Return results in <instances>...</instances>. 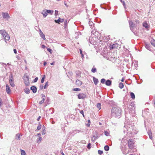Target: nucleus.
Segmentation results:
<instances>
[{
  "label": "nucleus",
  "mask_w": 155,
  "mask_h": 155,
  "mask_svg": "<svg viewBox=\"0 0 155 155\" xmlns=\"http://www.w3.org/2000/svg\"><path fill=\"white\" fill-rule=\"evenodd\" d=\"M0 33L5 40V42L7 43L6 41H8L10 39V36L4 30H0Z\"/></svg>",
  "instance_id": "7ed1b4c3"
},
{
  "label": "nucleus",
  "mask_w": 155,
  "mask_h": 155,
  "mask_svg": "<svg viewBox=\"0 0 155 155\" xmlns=\"http://www.w3.org/2000/svg\"><path fill=\"white\" fill-rule=\"evenodd\" d=\"M38 77H36V78L34 80V82H36L37 81H38Z\"/></svg>",
  "instance_id": "5fc2aeb1"
},
{
  "label": "nucleus",
  "mask_w": 155,
  "mask_h": 155,
  "mask_svg": "<svg viewBox=\"0 0 155 155\" xmlns=\"http://www.w3.org/2000/svg\"><path fill=\"white\" fill-rule=\"evenodd\" d=\"M104 149L106 151H108L109 150V147L108 145H106L104 147Z\"/></svg>",
  "instance_id": "7c9ffc66"
},
{
  "label": "nucleus",
  "mask_w": 155,
  "mask_h": 155,
  "mask_svg": "<svg viewBox=\"0 0 155 155\" xmlns=\"http://www.w3.org/2000/svg\"><path fill=\"white\" fill-rule=\"evenodd\" d=\"M24 91L25 93H26L27 94H28L30 93V90H29V88H26L24 90Z\"/></svg>",
  "instance_id": "c85d7f7f"
},
{
  "label": "nucleus",
  "mask_w": 155,
  "mask_h": 155,
  "mask_svg": "<svg viewBox=\"0 0 155 155\" xmlns=\"http://www.w3.org/2000/svg\"><path fill=\"white\" fill-rule=\"evenodd\" d=\"M40 89H42L43 88V86L42 85H41L40 86Z\"/></svg>",
  "instance_id": "13d9d810"
},
{
  "label": "nucleus",
  "mask_w": 155,
  "mask_h": 155,
  "mask_svg": "<svg viewBox=\"0 0 155 155\" xmlns=\"http://www.w3.org/2000/svg\"><path fill=\"white\" fill-rule=\"evenodd\" d=\"M124 84L122 83H120L119 85V87L120 89H122L124 87Z\"/></svg>",
  "instance_id": "2f4dec72"
},
{
  "label": "nucleus",
  "mask_w": 155,
  "mask_h": 155,
  "mask_svg": "<svg viewBox=\"0 0 155 155\" xmlns=\"http://www.w3.org/2000/svg\"><path fill=\"white\" fill-rule=\"evenodd\" d=\"M45 127L43 125L42 127V130H45Z\"/></svg>",
  "instance_id": "338daca9"
},
{
  "label": "nucleus",
  "mask_w": 155,
  "mask_h": 155,
  "mask_svg": "<svg viewBox=\"0 0 155 155\" xmlns=\"http://www.w3.org/2000/svg\"><path fill=\"white\" fill-rule=\"evenodd\" d=\"M91 143H89L88 144L87 147L88 149H90L91 148Z\"/></svg>",
  "instance_id": "6e6d98bb"
},
{
  "label": "nucleus",
  "mask_w": 155,
  "mask_h": 155,
  "mask_svg": "<svg viewBox=\"0 0 155 155\" xmlns=\"http://www.w3.org/2000/svg\"><path fill=\"white\" fill-rule=\"evenodd\" d=\"M45 77V75H43V77H42V78H41V83H44Z\"/></svg>",
  "instance_id": "72a5a7b5"
},
{
  "label": "nucleus",
  "mask_w": 155,
  "mask_h": 155,
  "mask_svg": "<svg viewBox=\"0 0 155 155\" xmlns=\"http://www.w3.org/2000/svg\"><path fill=\"white\" fill-rule=\"evenodd\" d=\"M3 104V102L1 98L0 97V107H1Z\"/></svg>",
  "instance_id": "49530a36"
},
{
  "label": "nucleus",
  "mask_w": 155,
  "mask_h": 155,
  "mask_svg": "<svg viewBox=\"0 0 155 155\" xmlns=\"http://www.w3.org/2000/svg\"><path fill=\"white\" fill-rule=\"evenodd\" d=\"M104 134L107 136H108L109 135V133L107 131H105L104 132Z\"/></svg>",
  "instance_id": "c03bdc74"
},
{
  "label": "nucleus",
  "mask_w": 155,
  "mask_h": 155,
  "mask_svg": "<svg viewBox=\"0 0 155 155\" xmlns=\"http://www.w3.org/2000/svg\"><path fill=\"white\" fill-rule=\"evenodd\" d=\"M98 153L100 155H101L103 153V151L100 150H99L98 151Z\"/></svg>",
  "instance_id": "37998d69"
},
{
  "label": "nucleus",
  "mask_w": 155,
  "mask_h": 155,
  "mask_svg": "<svg viewBox=\"0 0 155 155\" xmlns=\"http://www.w3.org/2000/svg\"><path fill=\"white\" fill-rule=\"evenodd\" d=\"M143 26L146 28H149V25L146 21L144 22L143 24Z\"/></svg>",
  "instance_id": "f3484780"
},
{
  "label": "nucleus",
  "mask_w": 155,
  "mask_h": 155,
  "mask_svg": "<svg viewBox=\"0 0 155 155\" xmlns=\"http://www.w3.org/2000/svg\"><path fill=\"white\" fill-rule=\"evenodd\" d=\"M9 81L11 86L12 87H14L15 86V85L14 84L13 81L12 79H11L9 80Z\"/></svg>",
  "instance_id": "aec40b11"
},
{
  "label": "nucleus",
  "mask_w": 155,
  "mask_h": 155,
  "mask_svg": "<svg viewBox=\"0 0 155 155\" xmlns=\"http://www.w3.org/2000/svg\"><path fill=\"white\" fill-rule=\"evenodd\" d=\"M48 82H47L45 84V85L43 86V88L44 89H45L47 88V87H48Z\"/></svg>",
  "instance_id": "58836bf2"
},
{
  "label": "nucleus",
  "mask_w": 155,
  "mask_h": 155,
  "mask_svg": "<svg viewBox=\"0 0 155 155\" xmlns=\"http://www.w3.org/2000/svg\"><path fill=\"white\" fill-rule=\"evenodd\" d=\"M47 50L48 52H50V53H51L52 50L51 49H50V48H48L47 49Z\"/></svg>",
  "instance_id": "864d4df0"
},
{
  "label": "nucleus",
  "mask_w": 155,
  "mask_h": 155,
  "mask_svg": "<svg viewBox=\"0 0 155 155\" xmlns=\"http://www.w3.org/2000/svg\"><path fill=\"white\" fill-rule=\"evenodd\" d=\"M81 131L80 130H74L72 131L71 132H70V134H71L73 133H74L75 134H76L77 133H79Z\"/></svg>",
  "instance_id": "412c9836"
},
{
  "label": "nucleus",
  "mask_w": 155,
  "mask_h": 155,
  "mask_svg": "<svg viewBox=\"0 0 155 155\" xmlns=\"http://www.w3.org/2000/svg\"><path fill=\"white\" fill-rule=\"evenodd\" d=\"M47 14H50L51 15H52L53 13V10H46Z\"/></svg>",
  "instance_id": "a878e982"
},
{
  "label": "nucleus",
  "mask_w": 155,
  "mask_h": 155,
  "mask_svg": "<svg viewBox=\"0 0 155 155\" xmlns=\"http://www.w3.org/2000/svg\"><path fill=\"white\" fill-rule=\"evenodd\" d=\"M97 42H99L100 44H102L103 43V41L101 40H100L99 39H98L97 40Z\"/></svg>",
  "instance_id": "8fccbe9b"
},
{
  "label": "nucleus",
  "mask_w": 155,
  "mask_h": 155,
  "mask_svg": "<svg viewBox=\"0 0 155 155\" xmlns=\"http://www.w3.org/2000/svg\"><path fill=\"white\" fill-rule=\"evenodd\" d=\"M36 136H38V137H39L40 136H41V134L40 133H38L36 135Z\"/></svg>",
  "instance_id": "bf43d9fd"
},
{
  "label": "nucleus",
  "mask_w": 155,
  "mask_h": 155,
  "mask_svg": "<svg viewBox=\"0 0 155 155\" xmlns=\"http://www.w3.org/2000/svg\"><path fill=\"white\" fill-rule=\"evenodd\" d=\"M89 24L90 26H91V27H92V26L94 25V24L92 21H89Z\"/></svg>",
  "instance_id": "79ce46f5"
},
{
  "label": "nucleus",
  "mask_w": 155,
  "mask_h": 155,
  "mask_svg": "<svg viewBox=\"0 0 155 155\" xmlns=\"http://www.w3.org/2000/svg\"><path fill=\"white\" fill-rule=\"evenodd\" d=\"M15 139L17 140H20V135L19 134H17L15 137Z\"/></svg>",
  "instance_id": "b1692460"
},
{
  "label": "nucleus",
  "mask_w": 155,
  "mask_h": 155,
  "mask_svg": "<svg viewBox=\"0 0 155 155\" xmlns=\"http://www.w3.org/2000/svg\"><path fill=\"white\" fill-rule=\"evenodd\" d=\"M97 107L98 108L99 110H100L101 108V104L100 103H98L97 104Z\"/></svg>",
  "instance_id": "473e14b6"
},
{
  "label": "nucleus",
  "mask_w": 155,
  "mask_h": 155,
  "mask_svg": "<svg viewBox=\"0 0 155 155\" xmlns=\"http://www.w3.org/2000/svg\"><path fill=\"white\" fill-rule=\"evenodd\" d=\"M21 155H26L25 151L23 150H21Z\"/></svg>",
  "instance_id": "c9c22d12"
},
{
  "label": "nucleus",
  "mask_w": 155,
  "mask_h": 155,
  "mask_svg": "<svg viewBox=\"0 0 155 155\" xmlns=\"http://www.w3.org/2000/svg\"><path fill=\"white\" fill-rule=\"evenodd\" d=\"M129 25L130 30L132 32L134 31V28L136 26L135 24H134L131 21H129Z\"/></svg>",
  "instance_id": "20e7f679"
},
{
  "label": "nucleus",
  "mask_w": 155,
  "mask_h": 155,
  "mask_svg": "<svg viewBox=\"0 0 155 155\" xmlns=\"http://www.w3.org/2000/svg\"><path fill=\"white\" fill-rule=\"evenodd\" d=\"M24 80L25 85L26 86H28L29 84L28 76L25 75L24 77Z\"/></svg>",
  "instance_id": "39448f33"
},
{
  "label": "nucleus",
  "mask_w": 155,
  "mask_h": 155,
  "mask_svg": "<svg viewBox=\"0 0 155 155\" xmlns=\"http://www.w3.org/2000/svg\"><path fill=\"white\" fill-rule=\"evenodd\" d=\"M91 35L92 37H94L96 38L97 37H98L99 33L97 31H96L95 30H94L91 32Z\"/></svg>",
  "instance_id": "0eeeda50"
},
{
  "label": "nucleus",
  "mask_w": 155,
  "mask_h": 155,
  "mask_svg": "<svg viewBox=\"0 0 155 155\" xmlns=\"http://www.w3.org/2000/svg\"><path fill=\"white\" fill-rule=\"evenodd\" d=\"M111 81L110 80H108L106 81L105 84L108 86H110L111 84Z\"/></svg>",
  "instance_id": "dca6fc26"
},
{
  "label": "nucleus",
  "mask_w": 155,
  "mask_h": 155,
  "mask_svg": "<svg viewBox=\"0 0 155 155\" xmlns=\"http://www.w3.org/2000/svg\"><path fill=\"white\" fill-rule=\"evenodd\" d=\"M133 32L134 33V34L136 36L137 35V32H134V31H133Z\"/></svg>",
  "instance_id": "e2e57ef3"
},
{
  "label": "nucleus",
  "mask_w": 155,
  "mask_h": 155,
  "mask_svg": "<svg viewBox=\"0 0 155 155\" xmlns=\"http://www.w3.org/2000/svg\"><path fill=\"white\" fill-rule=\"evenodd\" d=\"M64 21V19H61L59 18L57 20H55L54 21L56 23L59 24L60 23H62Z\"/></svg>",
  "instance_id": "2eb2a0df"
},
{
  "label": "nucleus",
  "mask_w": 155,
  "mask_h": 155,
  "mask_svg": "<svg viewBox=\"0 0 155 155\" xmlns=\"http://www.w3.org/2000/svg\"><path fill=\"white\" fill-rule=\"evenodd\" d=\"M41 125L40 124H39L38 126L37 127V130H39L41 129Z\"/></svg>",
  "instance_id": "a19ab883"
},
{
  "label": "nucleus",
  "mask_w": 155,
  "mask_h": 155,
  "mask_svg": "<svg viewBox=\"0 0 155 155\" xmlns=\"http://www.w3.org/2000/svg\"><path fill=\"white\" fill-rule=\"evenodd\" d=\"M150 43L152 45L155 47V40L154 39L151 40Z\"/></svg>",
  "instance_id": "bb28decb"
},
{
  "label": "nucleus",
  "mask_w": 155,
  "mask_h": 155,
  "mask_svg": "<svg viewBox=\"0 0 155 155\" xmlns=\"http://www.w3.org/2000/svg\"><path fill=\"white\" fill-rule=\"evenodd\" d=\"M30 89L34 93L37 92V87L35 86H31L30 88Z\"/></svg>",
  "instance_id": "ddd939ff"
},
{
  "label": "nucleus",
  "mask_w": 155,
  "mask_h": 155,
  "mask_svg": "<svg viewBox=\"0 0 155 155\" xmlns=\"http://www.w3.org/2000/svg\"><path fill=\"white\" fill-rule=\"evenodd\" d=\"M129 113L132 114H134L135 113V108L134 107H130L129 108Z\"/></svg>",
  "instance_id": "9b49d317"
},
{
  "label": "nucleus",
  "mask_w": 155,
  "mask_h": 155,
  "mask_svg": "<svg viewBox=\"0 0 155 155\" xmlns=\"http://www.w3.org/2000/svg\"><path fill=\"white\" fill-rule=\"evenodd\" d=\"M41 118V117L40 116H39L38 118L37 119V120L38 121H39V120H40V118Z\"/></svg>",
  "instance_id": "774afa93"
},
{
  "label": "nucleus",
  "mask_w": 155,
  "mask_h": 155,
  "mask_svg": "<svg viewBox=\"0 0 155 155\" xmlns=\"http://www.w3.org/2000/svg\"><path fill=\"white\" fill-rule=\"evenodd\" d=\"M123 130L124 133H126V134L128 135L129 137L132 136L134 134H136L138 131L134 125L132 124L125 126Z\"/></svg>",
  "instance_id": "f257e3e1"
},
{
  "label": "nucleus",
  "mask_w": 155,
  "mask_h": 155,
  "mask_svg": "<svg viewBox=\"0 0 155 155\" xmlns=\"http://www.w3.org/2000/svg\"><path fill=\"white\" fill-rule=\"evenodd\" d=\"M135 22L137 24H139V21L138 20H136Z\"/></svg>",
  "instance_id": "0e129e2a"
},
{
  "label": "nucleus",
  "mask_w": 155,
  "mask_h": 155,
  "mask_svg": "<svg viewBox=\"0 0 155 155\" xmlns=\"http://www.w3.org/2000/svg\"><path fill=\"white\" fill-rule=\"evenodd\" d=\"M2 15L3 18L6 19H7L9 18H10L8 14L6 12H2Z\"/></svg>",
  "instance_id": "1a4fd4ad"
},
{
  "label": "nucleus",
  "mask_w": 155,
  "mask_h": 155,
  "mask_svg": "<svg viewBox=\"0 0 155 155\" xmlns=\"http://www.w3.org/2000/svg\"><path fill=\"white\" fill-rule=\"evenodd\" d=\"M80 113L82 115L83 117H84V111L83 110H81L80 111Z\"/></svg>",
  "instance_id": "de8ad7c7"
},
{
  "label": "nucleus",
  "mask_w": 155,
  "mask_h": 155,
  "mask_svg": "<svg viewBox=\"0 0 155 155\" xmlns=\"http://www.w3.org/2000/svg\"><path fill=\"white\" fill-rule=\"evenodd\" d=\"M121 109L119 107H113L111 110V113L113 115L118 117H119L121 113Z\"/></svg>",
  "instance_id": "f03ea898"
},
{
  "label": "nucleus",
  "mask_w": 155,
  "mask_h": 155,
  "mask_svg": "<svg viewBox=\"0 0 155 155\" xmlns=\"http://www.w3.org/2000/svg\"><path fill=\"white\" fill-rule=\"evenodd\" d=\"M145 47L147 49L150 51V47L149 44H146Z\"/></svg>",
  "instance_id": "c756f323"
},
{
  "label": "nucleus",
  "mask_w": 155,
  "mask_h": 155,
  "mask_svg": "<svg viewBox=\"0 0 155 155\" xmlns=\"http://www.w3.org/2000/svg\"><path fill=\"white\" fill-rule=\"evenodd\" d=\"M6 92L8 94H9L11 93V90L8 84L6 85Z\"/></svg>",
  "instance_id": "4468645a"
},
{
  "label": "nucleus",
  "mask_w": 155,
  "mask_h": 155,
  "mask_svg": "<svg viewBox=\"0 0 155 155\" xmlns=\"http://www.w3.org/2000/svg\"><path fill=\"white\" fill-rule=\"evenodd\" d=\"M46 47L44 45H42L41 48H45Z\"/></svg>",
  "instance_id": "69168bd1"
},
{
  "label": "nucleus",
  "mask_w": 155,
  "mask_h": 155,
  "mask_svg": "<svg viewBox=\"0 0 155 155\" xmlns=\"http://www.w3.org/2000/svg\"><path fill=\"white\" fill-rule=\"evenodd\" d=\"M118 46L119 45L117 43H115L112 45L111 44L110 46V49L117 48Z\"/></svg>",
  "instance_id": "9d476101"
},
{
  "label": "nucleus",
  "mask_w": 155,
  "mask_h": 155,
  "mask_svg": "<svg viewBox=\"0 0 155 155\" xmlns=\"http://www.w3.org/2000/svg\"><path fill=\"white\" fill-rule=\"evenodd\" d=\"M93 80L94 83L95 85H97L98 82V79L94 77H93Z\"/></svg>",
  "instance_id": "6ab92c4d"
},
{
  "label": "nucleus",
  "mask_w": 155,
  "mask_h": 155,
  "mask_svg": "<svg viewBox=\"0 0 155 155\" xmlns=\"http://www.w3.org/2000/svg\"><path fill=\"white\" fill-rule=\"evenodd\" d=\"M148 133L149 136H150L151 135H152V133L151 130H149Z\"/></svg>",
  "instance_id": "09e8293b"
},
{
  "label": "nucleus",
  "mask_w": 155,
  "mask_h": 155,
  "mask_svg": "<svg viewBox=\"0 0 155 155\" xmlns=\"http://www.w3.org/2000/svg\"><path fill=\"white\" fill-rule=\"evenodd\" d=\"M128 146L130 149H132L134 146V143L132 139H130L128 142Z\"/></svg>",
  "instance_id": "423d86ee"
},
{
  "label": "nucleus",
  "mask_w": 155,
  "mask_h": 155,
  "mask_svg": "<svg viewBox=\"0 0 155 155\" xmlns=\"http://www.w3.org/2000/svg\"><path fill=\"white\" fill-rule=\"evenodd\" d=\"M76 84L78 86H80L82 84V82L79 80H77L76 81Z\"/></svg>",
  "instance_id": "f8f14e48"
},
{
  "label": "nucleus",
  "mask_w": 155,
  "mask_h": 155,
  "mask_svg": "<svg viewBox=\"0 0 155 155\" xmlns=\"http://www.w3.org/2000/svg\"><path fill=\"white\" fill-rule=\"evenodd\" d=\"M73 90L75 91H80L81 89L78 88H75L73 89Z\"/></svg>",
  "instance_id": "e433bc0d"
},
{
  "label": "nucleus",
  "mask_w": 155,
  "mask_h": 155,
  "mask_svg": "<svg viewBox=\"0 0 155 155\" xmlns=\"http://www.w3.org/2000/svg\"><path fill=\"white\" fill-rule=\"evenodd\" d=\"M130 106H131V107H135V104L134 102H131L130 104Z\"/></svg>",
  "instance_id": "ea45409f"
},
{
  "label": "nucleus",
  "mask_w": 155,
  "mask_h": 155,
  "mask_svg": "<svg viewBox=\"0 0 155 155\" xmlns=\"http://www.w3.org/2000/svg\"><path fill=\"white\" fill-rule=\"evenodd\" d=\"M41 98L42 99V100H43L44 101L45 98V95L44 94H42L41 95Z\"/></svg>",
  "instance_id": "4c0bfd02"
},
{
  "label": "nucleus",
  "mask_w": 155,
  "mask_h": 155,
  "mask_svg": "<svg viewBox=\"0 0 155 155\" xmlns=\"http://www.w3.org/2000/svg\"><path fill=\"white\" fill-rule=\"evenodd\" d=\"M98 137L97 136L93 135L91 138V140L93 142H94L95 140L97 139Z\"/></svg>",
  "instance_id": "4be33fe9"
},
{
  "label": "nucleus",
  "mask_w": 155,
  "mask_h": 155,
  "mask_svg": "<svg viewBox=\"0 0 155 155\" xmlns=\"http://www.w3.org/2000/svg\"><path fill=\"white\" fill-rule=\"evenodd\" d=\"M58 11H57V10H55V15H57L58 14Z\"/></svg>",
  "instance_id": "680f3d73"
},
{
  "label": "nucleus",
  "mask_w": 155,
  "mask_h": 155,
  "mask_svg": "<svg viewBox=\"0 0 155 155\" xmlns=\"http://www.w3.org/2000/svg\"><path fill=\"white\" fill-rule=\"evenodd\" d=\"M130 95L131 98L133 99H134L135 98V95L134 94L133 92H130Z\"/></svg>",
  "instance_id": "393cba45"
},
{
  "label": "nucleus",
  "mask_w": 155,
  "mask_h": 155,
  "mask_svg": "<svg viewBox=\"0 0 155 155\" xmlns=\"http://www.w3.org/2000/svg\"><path fill=\"white\" fill-rule=\"evenodd\" d=\"M41 140L42 137L40 136L39 137V138L37 139L36 141L38 143H39L41 142Z\"/></svg>",
  "instance_id": "5701e85b"
},
{
  "label": "nucleus",
  "mask_w": 155,
  "mask_h": 155,
  "mask_svg": "<svg viewBox=\"0 0 155 155\" xmlns=\"http://www.w3.org/2000/svg\"><path fill=\"white\" fill-rule=\"evenodd\" d=\"M44 101L43 100H41L39 102V104H43L44 102Z\"/></svg>",
  "instance_id": "4d7b16f0"
},
{
  "label": "nucleus",
  "mask_w": 155,
  "mask_h": 155,
  "mask_svg": "<svg viewBox=\"0 0 155 155\" xmlns=\"http://www.w3.org/2000/svg\"><path fill=\"white\" fill-rule=\"evenodd\" d=\"M121 2H122L123 5L124 6V8H125L126 6V4L125 2L124 1H122Z\"/></svg>",
  "instance_id": "603ef678"
},
{
  "label": "nucleus",
  "mask_w": 155,
  "mask_h": 155,
  "mask_svg": "<svg viewBox=\"0 0 155 155\" xmlns=\"http://www.w3.org/2000/svg\"><path fill=\"white\" fill-rule=\"evenodd\" d=\"M86 97L85 94L84 93H79L78 95V98L79 99H83Z\"/></svg>",
  "instance_id": "6e6552de"
},
{
  "label": "nucleus",
  "mask_w": 155,
  "mask_h": 155,
  "mask_svg": "<svg viewBox=\"0 0 155 155\" xmlns=\"http://www.w3.org/2000/svg\"><path fill=\"white\" fill-rule=\"evenodd\" d=\"M39 35L43 39V40H45L46 39L45 35L43 33V32L39 34Z\"/></svg>",
  "instance_id": "cd10ccee"
},
{
  "label": "nucleus",
  "mask_w": 155,
  "mask_h": 155,
  "mask_svg": "<svg viewBox=\"0 0 155 155\" xmlns=\"http://www.w3.org/2000/svg\"><path fill=\"white\" fill-rule=\"evenodd\" d=\"M46 11L45 10H43L41 12V13L43 15L44 18H45L48 15L47 13H46Z\"/></svg>",
  "instance_id": "a211bd4d"
},
{
  "label": "nucleus",
  "mask_w": 155,
  "mask_h": 155,
  "mask_svg": "<svg viewBox=\"0 0 155 155\" xmlns=\"http://www.w3.org/2000/svg\"><path fill=\"white\" fill-rule=\"evenodd\" d=\"M41 133L42 135H45V134L46 133L45 132V130H42L41 131Z\"/></svg>",
  "instance_id": "3c124183"
},
{
  "label": "nucleus",
  "mask_w": 155,
  "mask_h": 155,
  "mask_svg": "<svg viewBox=\"0 0 155 155\" xmlns=\"http://www.w3.org/2000/svg\"><path fill=\"white\" fill-rule=\"evenodd\" d=\"M13 51H14V53L15 54H16L17 53V51H16V49H14V50H13Z\"/></svg>",
  "instance_id": "052dcab7"
},
{
  "label": "nucleus",
  "mask_w": 155,
  "mask_h": 155,
  "mask_svg": "<svg viewBox=\"0 0 155 155\" xmlns=\"http://www.w3.org/2000/svg\"><path fill=\"white\" fill-rule=\"evenodd\" d=\"M97 71V69L95 68H94V67L92 68L91 71L93 73H95Z\"/></svg>",
  "instance_id": "f704fd0d"
},
{
  "label": "nucleus",
  "mask_w": 155,
  "mask_h": 155,
  "mask_svg": "<svg viewBox=\"0 0 155 155\" xmlns=\"http://www.w3.org/2000/svg\"><path fill=\"white\" fill-rule=\"evenodd\" d=\"M105 81V79L104 78L102 79L101 81V83L104 84Z\"/></svg>",
  "instance_id": "a18cd8bd"
}]
</instances>
